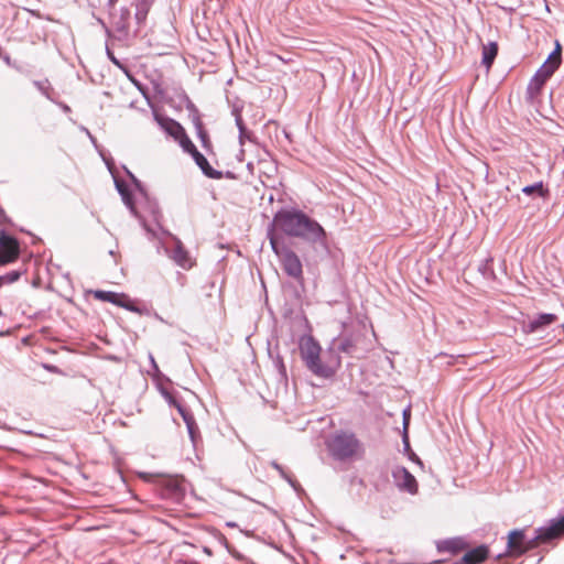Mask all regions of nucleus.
<instances>
[{"mask_svg":"<svg viewBox=\"0 0 564 564\" xmlns=\"http://www.w3.org/2000/svg\"><path fill=\"white\" fill-rule=\"evenodd\" d=\"M275 226L285 235L311 242L325 243V230L301 210H280L274 216Z\"/></svg>","mask_w":564,"mask_h":564,"instance_id":"obj_1","label":"nucleus"},{"mask_svg":"<svg viewBox=\"0 0 564 564\" xmlns=\"http://www.w3.org/2000/svg\"><path fill=\"white\" fill-rule=\"evenodd\" d=\"M564 534V516L553 521L549 527L535 530V535L525 540L524 530H513L508 535L507 546L511 554L521 555L540 543L549 542Z\"/></svg>","mask_w":564,"mask_h":564,"instance_id":"obj_2","label":"nucleus"},{"mask_svg":"<svg viewBox=\"0 0 564 564\" xmlns=\"http://www.w3.org/2000/svg\"><path fill=\"white\" fill-rule=\"evenodd\" d=\"M321 351L319 344L312 336L301 340L300 352L307 369L317 377L329 378L340 365V358L336 356L332 364L323 362L321 360Z\"/></svg>","mask_w":564,"mask_h":564,"instance_id":"obj_3","label":"nucleus"},{"mask_svg":"<svg viewBox=\"0 0 564 564\" xmlns=\"http://www.w3.org/2000/svg\"><path fill=\"white\" fill-rule=\"evenodd\" d=\"M330 455L337 460H348L362 454L364 448L354 433L337 432L327 442Z\"/></svg>","mask_w":564,"mask_h":564,"instance_id":"obj_4","label":"nucleus"},{"mask_svg":"<svg viewBox=\"0 0 564 564\" xmlns=\"http://www.w3.org/2000/svg\"><path fill=\"white\" fill-rule=\"evenodd\" d=\"M270 243L272 250L279 257L285 273L293 279H302V263L296 253L285 247L283 243H280V241L273 236L270 238Z\"/></svg>","mask_w":564,"mask_h":564,"instance_id":"obj_5","label":"nucleus"},{"mask_svg":"<svg viewBox=\"0 0 564 564\" xmlns=\"http://www.w3.org/2000/svg\"><path fill=\"white\" fill-rule=\"evenodd\" d=\"M180 144L185 152H187L192 155L195 163L198 165V167L202 170V172L207 177L216 178V180L221 178L223 173L210 166L207 159L196 149V147L189 140L188 137H183L180 141Z\"/></svg>","mask_w":564,"mask_h":564,"instance_id":"obj_6","label":"nucleus"},{"mask_svg":"<svg viewBox=\"0 0 564 564\" xmlns=\"http://www.w3.org/2000/svg\"><path fill=\"white\" fill-rule=\"evenodd\" d=\"M20 253V248L18 241L6 235L4 232L0 234V267L6 265L8 263L13 262L18 259Z\"/></svg>","mask_w":564,"mask_h":564,"instance_id":"obj_7","label":"nucleus"},{"mask_svg":"<svg viewBox=\"0 0 564 564\" xmlns=\"http://www.w3.org/2000/svg\"><path fill=\"white\" fill-rule=\"evenodd\" d=\"M393 480L397 487L411 495L417 492V481L415 477L405 468L397 467L392 471Z\"/></svg>","mask_w":564,"mask_h":564,"instance_id":"obj_8","label":"nucleus"},{"mask_svg":"<svg viewBox=\"0 0 564 564\" xmlns=\"http://www.w3.org/2000/svg\"><path fill=\"white\" fill-rule=\"evenodd\" d=\"M562 61V46L558 41L555 42L554 51L549 55L543 65L536 70V75L547 80L558 68Z\"/></svg>","mask_w":564,"mask_h":564,"instance_id":"obj_9","label":"nucleus"},{"mask_svg":"<svg viewBox=\"0 0 564 564\" xmlns=\"http://www.w3.org/2000/svg\"><path fill=\"white\" fill-rule=\"evenodd\" d=\"M172 239L175 243L174 248L172 250L165 248L169 257L182 269H191L194 265V261L188 251L184 248L182 241L177 237L172 236Z\"/></svg>","mask_w":564,"mask_h":564,"instance_id":"obj_10","label":"nucleus"},{"mask_svg":"<svg viewBox=\"0 0 564 564\" xmlns=\"http://www.w3.org/2000/svg\"><path fill=\"white\" fill-rule=\"evenodd\" d=\"M110 22L113 29L122 34L127 35L130 26V10L127 7L109 9Z\"/></svg>","mask_w":564,"mask_h":564,"instance_id":"obj_11","label":"nucleus"},{"mask_svg":"<svg viewBox=\"0 0 564 564\" xmlns=\"http://www.w3.org/2000/svg\"><path fill=\"white\" fill-rule=\"evenodd\" d=\"M556 319L557 317L554 314H539L523 324V330L528 334L536 333L543 330L545 327L556 322Z\"/></svg>","mask_w":564,"mask_h":564,"instance_id":"obj_12","label":"nucleus"},{"mask_svg":"<svg viewBox=\"0 0 564 564\" xmlns=\"http://www.w3.org/2000/svg\"><path fill=\"white\" fill-rule=\"evenodd\" d=\"M488 556V549L485 545L477 546L468 552L454 564H479Z\"/></svg>","mask_w":564,"mask_h":564,"instance_id":"obj_13","label":"nucleus"},{"mask_svg":"<svg viewBox=\"0 0 564 564\" xmlns=\"http://www.w3.org/2000/svg\"><path fill=\"white\" fill-rule=\"evenodd\" d=\"M155 120L160 124L162 129H164L170 135L174 137L175 139H182L183 137H187L184 133L183 128L178 122H176L173 119L163 118L158 115H155Z\"/></svg>","mask_w":564,"mask_h":564,"instance_id":"obj_14","label":"nucleus"},{"mask_svg":"<svg viewBox=\"0 0 564 564\" xmlns=\"http://www.w3.org/2000/svg\"><path fill=\"white\" fill-rule=\"evenodd\" d=\"M116 187H117L119 194L121 195V198H122L123 203L126 204V206L131 210V213L134 216L138 217V214H137L133 200H132V195L129 192L128 187L122 182H120L118 180H116Z\"/></svg>","mask_w":564,"mask_h":564,"instance_id":"obj_15","label":"nucleus"},{"mask_svg":"<svg viewBox=\"0 0 564 564\" xmlns=\"http://www.w3.org/2000/svg\"><path fill=\"white\" fill-rule=\"evenodd\" d=\"M498 54V46L495 42H490L487 45H484L482 47V61L481 63L487 67L490 68L496 56Z\"/></svg>","mask_w":564,"mask_h":564,"instance_id":"obj_16","label":"nucleus"},{"mask_svg":"<svg viewBox=\"0 0 564 564\" xmlns=\"http://www.w3.org/2000/svg\"><path fill=\"white\" fill-rule=\"evenodd\" d=\"M95 296L99 300L124 306L122 300L124 295L108 291H97Z\"/></svg>","mask_w":564,"mask_h":564,"instance_id":"obj_17","label":"nucleus"},{"mask_svg":"<svg viewBox=\"0 0 564 564\" xmlns=\"http://www.w3.org/2000/svg\"><path fill=\"white\" fill-rule=\"evenodd\" d=\"M545 83H546V80H544L543 78H541L540 76L534 74V76L531 78V80L528 85V88H527L528 95L531 98H533L535 95H538L540 93L541 88L543 87V85Z\"/></svg>","mask_w":564,"mask_h":564,"instance_id":"obj_18","label":"nucleus"},{"mask_svg":"<svg viewBox=\"0 0 564 564\" xmlns=\"http://www.w3.org/2000/svg\"><path fill=\"white\" fill-rule=\"evenodd\" d=\"M150 4L151 0H137L135 19L138 20V22H141L145 19Z\"/></svg>","mask_w":564,"mask_h":564,"instance_id":"obj_19","label":"nucleus"},{"mask_svg":"<svg viewBox=\"0 0 564 564\" xmlns=\"http://www.w3.org/2000/svg\"><path fill=\"white\" fill-rule=\"evenodd\" d=\"M522 193H524L525 195L538 194V196L544 197L547 191L544 189L542 182H538L532 185L524 186L522 188Z\"/></svg>","mask_w":564,"mask_h":564,"instance_id":"obj_20","label":"nucleus"},{"mask_svg":"<svg viewBox=\"0 0 564 564\" xmlns=\"http://www.w3.org/2000/svg\"><path fill=\"white\" fill-rule=\"evenodd\" d=\"M355 341L351 337H344L337 345V350L345 354H351L354 351Z\"/></svg>","mask_w":564,"mask_h":564,"instance_id":"obj_21","label":"nucleus"},{"mask_svg":"<svg viewBox=\"0 0 564 564\" xmlns=\"http://www.w3.org/2000/svg\"><path fill=\"white\" fill-rule=\"evenodd\" d=\"M22 272L19 271V270H14V271H11L4 275H1L0 276V288L3 285V284H11V283H14L17 282L20 276H21Z\"/></svg>","mask_w":564,"mask_h":564,"instance_id":"obj_22","label":"nucleus"},{"mask_svg":"<svg viewBox=\"0 0 564 564\" xmlns=\"http://www.w3.org/2000/svg\"><path fill=\"white\" fill-rule=\"evenodd\" d=\"M440 550L449 551L456 553L460 550V541L459 540H447L444 541L440 546Z\"/></svg>","mask_w":564,"mask_h":564,"instance_id":"obj_23","label":"nucleus"},{"mask_svg":"<svg viewBox=\"0 0 564 564\" xmlns=\"http://www.w3.org/2000/svg\"><path fill=\"white\" fill-rule=\"evenodd\" d=\"M176 409L178 413L182 415L186 425H188V423H195L194 416L182 404H176Z\"/></svg>","mask_w":564,"mask_h":564,"instance_id":"obj_24","label":"nucleus"},{"mask_svg":"<svg viewBox=\"0 0 564 564\" xmlns=\"http://www.w3.org/2000/svg\"><path fill=\"white\" fill-rule=\"evenodd\" d=\"M271 466L280 474L282 478H284L289 484H291L293 487H295L294 481L292 478L285 473L284 468L278 464L276 462H271Z\"/></svg>","mask_w":564,"mask_h":564,"instance_id":"obj_25","label":"nucleus"},{"mask_svg":"<svg viewBox=\"0 0 564 564\" xmlns=\"http://www.w3.org/2000/svg\"><path fill=\"white\" fill-rule=\"evenodd\" d=\"M186 427H187V431H188L192 442L195 443V437H196V434L198 433V427H197L196 423H194V424L188 423V425H186Z\"/></svg>","mask_w":564,"mask_h":564,"instance_id":"obj_26","label":"nucleus"},{"mask_svg":"<svg viewBox=\"0 0 564 564\" xmlns=\"http://www.w3.org/2000/svg\"><path fill=\"white\" fill-rule=\"evenodd\" d=\"M196 128H197V131H198V135L200 137L202 141L205 143L206 140H207V134L203 130L202 123L199 121H197Z\"/></svg>","mask_w":564,"mask_h":564,"instance_id":"obj_27","label":"nucleus"},{"mask_svg":"<svg viewBox=\"0 0 564 564\" xmlns=\"http://www.w3.org/2000/svg\"><path fill=\"white\" fill-rule=\"evenodd\" d=\"M236 124H237L239 130L246 131L245 123H243L242 118H241V116L239 113H236Z\"/></svg>","mask_w":564,"mask_h":564,"instance_id":"obj_28","label":"nucleus"},{"mask_svg":"<svg viewBox=\"0 0 564 564\" xmlns=\"http://www.w3.org/2000/svg\"><path fill=\"white\" fill-rule=\"evenodd\" d=\"M409 420H410V410L406 409L403 411V427L405 431L408 429Z\"/></svg>","mask_w":564,"mask_h":564,"instance_id":"obj_29","label":"nucleus"},{"mask_svg":"<svg viewBox=\"0 0 564 564\" xmlns=\"http://www.w3.org/2000/svg\"><path fill=\"white\" fill-rule=\"evenodd\" d=\"M165 397H166L167 402H169L171 405H174V406L176 408V404H181V403H180V402H177V401L175 400V398H173L171 394H166Z\"/></svg>","mask_w":564,"mask_h":564,"instance_id":"obj_30","label":"nucleus"},{"mask_svg":"<svg viewBox=\"0 0 564 564\" xmlns=\"http://www.w3.org/2000/svg\"><path fill=\"white\" fill-rule=\"evenodd\" d=\"M247 135V130L246 131H242V130H239V138H240V142H242V139Z\"/></svg>","mask_w":564,"mask_h":564,"instance_id":"obj_31","label":"nucleus"},{"mask_svg":"<svg viewBox=\"0 0 564 564\" xmlns=\"http://www.w3.org/2000/svg\"><path fill=\"white\" fill-rule=\"evenodd\" d=\"M143 227L145 228V230H147L148 232H152V234L154 235V232L152 231V229H150L145 224H143Z\"/></svg>","mask_w":564,"mask_h":564,"instance_id":"obj_32","label":"nucleus"},{"mask_svg":"<svg viewBox=\"0 0 564 564\" xmlns=\"http://www.w3.org/2000/svg\"><path fill=\"white\" fill-rule=\"evenodd\" d=\"M35 85H36V87H37L39 89H41V90L43 89V86H42V84H41V83L35 82Z\"/></svg>","mask_w":564,"mask_h":564,"instance_id":"obj_33","label":"nucleus"},{"mask_svg":"<svg viewBox=\"0 0 564 564\" xmlns=\"http://www.w3.org/2000/svg\"><path fill=\"white\" fill-rule=\"evenodd\" d=\"M151 361L152 364L154 365V367H156L155 362H154V358L151 356Z\"/></svg>","mask_w":564,"mask_h":564,"instance_id":"obj_34","label":"nucleus"},{"mask_svg":"<svg viewBox=\"0 0 564 564\" xmlns=\"http://www.w3.org/2000/svg\"><path fill=\"white\" fill-rule=\"evenodd\" d=\"M205 553L210 554V551L207 547H205Z\"/></svg>","mask_w":564,"mask_h":564,"instance_id":"obj_35","label":"nucleus"}]
</instances>
